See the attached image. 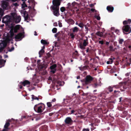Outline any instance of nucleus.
Listing matches in <instances>:
<instances>
[{
  "label": "nucleus",
  "instance_id": "nucleus-1",
  "mask_svg": "<svg viewBox=\"0 0 131 131\" xmlns=\"http://www.w3.org/2000/svg\"><path fill=\"white\" fill-rule=\"evenodd\" d=\"M11 14L12 16L7 15L3 18V21L4 22L7 24L10 22L18 23L20 21L21 18L20 16L18 15L16 13H12Z\"/></svg>",
  "mask_w": 131,
  "mask_h": 131
},
{
  "label": "nucleus",
  "instance_id": "nucleus-2",
  "mask_svg": "<svg viewBox=\"0 0 131 131\" xmlns=\"http://www.w3.org/2000/svg\"><path fill=\"white\" fill-rule=\"evenodd\" d=\"M35 111L38 113H41L43 112L44 108L43 105L38 104L35 105L34 108Z\"/></svg>",
  "mask_w": 131,
  "mask_h": 131
},
{
  "label": "nucleus",
  "instance_id": "nucleus-3",
  "mask_svg": "<svg viewBox=\"0 0 131 131\" xmlns=\"http://www.w3.org/2000/svg\"><path fill=\"white\" fill-rule=\"evenodd\" d=\"M60 0H53L52 1L53 5L52 6V9L59 8V6L60 5Z\"/></svg>",
  "mask_w": 131,
  "mask_h": 131
},
{
  "label": "nucleus",
  "instance_id": "nucleus-4",
  "mask_svg": "<svg viewBox=\"0 0 131 131\" xmlns=\"http://www.w3.org/2000/svg\"><path fill=\"white\" fill-rule=\"evenodd\" d=\"M93 79V78L90 75L87 76L85 78V84H87L91 83Z\"/></svg>",
  "mask_w": 131,
  "mask_h": 131
},
{
  "label": "nucleus",
  "instance_id": "nucleus-5",
  "mask_svg": "<svg viewBox=\"0 0 131 131\" xmlns=\"http://www.w3.org/2000/svg\"><path fill=\"white\" fill-rule=\"evenodd\" d=\"M88 44V42L87 39L84 40L82 43H80V48L82 49H85V47Z\"/></svg>",
  "mask_w": 131,
  "mask_h": 131
},
{
  "label": "nucleus",
  "instance_id": "nucleus-6",
  "mask_svg": "<svg viewBox=\"0 0 131 131\" xmlns=\"http://www.w3.org/2000/svg\"><path fill=\"white\" fill-rule=\"evenodd\" d=\"M122 29L124 33L125 34H127L125 33V31L126 32L129 31V33L131 32V30L130 27L128 25H126L124 26L123 27Z\"/></svg>",
  "mask_w": 131,
  "mask_h": 131
},
{
  "label": "nucleus",
  "instance_id": "nucleus-7",
  "mask_svg": "<svg viewBox=\"0 0 131 131\" xmlns=\"http://www.w3.org/2000/svg\"><path fill=\"white\" fill-rule=\"evenodd\" d=\"M7 45L6 43L5 42L0 43V52H1L3 50Z\"/></svg>",
  "mask_w": 131,
  "mask_h": 131
},
{
  "label": "nucleus",
  "instance_id": "nucleus-8",
  "mask_svg": "<svg viewBox=\"0 0 131 131\" xmlns=\"http://www.w3.org/2000/svg\"><path fill=\"white\" fill-rule=\"evenodd\" d=\"M52 9L54 10L53 14L54 15L58 16L59 15V8L57 9L56 8H55L54 9Z\"/></svg>",
  "mask_w": 131,
  "mask_h": 131
},
{
  "label": "nucleus",
  "instance_id": "nucleus-9",
  "mask_svg": "<svg viewBox=\"0 0 131 131\" xmlns=\"http://www.w3.org/2000/svg\"><path fill=\"white\" fill-rule=\"evenodd\" d=\"M107 9L110 12H112L114 10V7L111 6H108L107 7Z\"/></svg>",
  "mask_w": 131,
  "mask_h": 131
},
{
  "label": "nucleus",
  "instance_id": "nucleus-10",
  "mask_svg": "<svg viewBox=\"0 0 131 131\" xmlns=\"http://www.w3.org/2000/svg\"><path fill=\"white\" fill-rule=\"evenodd\" d=\"M72 120L71 118L68 117L65 120V122L66 124H69L71 122Z\"/></svg>",
  "mask_w": 131,
  "mask_h": 131
},
{
  "label": "nucleus",
  "instance_id": "nucleus-11",
  "mask_svg": "<svg viewBox=\"0 0 131 131\" xmlns=\"http://www.w3.org/2000/svg\"><path fill=\"white\" fill-rule=\"evenodd\" d=\"M21 83L24 85V86L26 85L29 84L30 82L28 80H25L23 82H21Z\"/></svg>",
  "mask_w": 131,
  "mask_h": 131
},
{
  "label": "nucleus",
  "instance_id": "nucleus-12",
  "mask_svg": "<svg viewBox=\"0 0 131 131\" xmlns=\"http://www.w3.org/2000/svg\"><path fill=\"white\" fill-rule=\"evenodd\" d=\"M5 62V61L3 60L0 59V68L4 66Z\"/></svg>",
  "mask_w": 131,
  "mask_h": 131
},
{
  "label": "nucleus",
  "instance_id": "nucleus-13",
  "mask_svg": "<svg viewBox=\"0 0 131 131\" xmlns=\"http://www.w3.org/2000/svg\"><path fill=\"white\" fill-rule=\"evenodd\" d=\"M1 6L4 9H5L8 6L7 3L5 2H3Z\"/></svg>",
  "mask_w": 131,
  "mask_h": 131
},
{
  "label": "nucleus",
  "instance_id": "nucleus-14",
  "mask_svg": "<svg viewBox=\"0 0 131 131\" xmlns=\"http://www.w3.org/2000/svg\"><path fill=\"white\" fill-rule=\"evenodd\" d=\"M23 34L21 33H20L15 36V38L16 39H18L21 38Z\"/></svg>",
  "mask_w": 131,
  "mask_h": 131
},
{
  "label": "nucleus",
  "instance_id": "nucleus-15",
  "mask_svg": "<svg viewBox=\"0 0 131 131\" xmlns=\"http://www.w3.org/2000/svg\"><path fill=\"white\" fill-rule=\"evenodd\" d=\"M20 27V25H17L14 28V32H16L17 30L19 29Z\"/></svg>",
  "mask_w": 131,
  "mask_h": 131
},
{
  "label": "nucleus",
  "instance_id": "nucleus-16",
  "mask_svg": "<svg viewBox=\"0 0 131 131\" xmlns=\"http://www.w3.org/2000/svg\"><path fill=\"white\" fill-rule=\"evenodd\" d=\"M67 21L68 23L73 24L74 23V21L71 19H69L67 20Z\"/></svg>",
  "mask_w": 131,
  "mask_h": 131
},
{
  "label": "nucleus",
  "instance_id": "nucleus-17",
  "mask_svg": "<svg viewBox=\"0 0 131 131\" xmlns=\"http://www.w3.org/2000/svg\"><path fill=\"white\" fill-rule=\"evenodd\" d=\"M44 52V50L43 49H42L39 52V57H40L43 54Z\"/></svg>",
  "mask_w": 131,
  "mask_h": 131
},
{
  "label": "nucleus",
  "instance_id": "nucleus-18",
  "mask_svg": "<svg viewBox=\"0 0 131 131\" xmlns=\"http://www.w3.org/2000/svg\"><path fill=\"white\" fill-rule=\"evenodd\" d=\"M96 34L98 36L102 37L103 36V33L102 32L98 31L96 33Z\"/></svg>",
  "mask_w": 131,
  "mask_h": 131
},
{
  "label": "nucleus",
  "instance_id": "nucleus-19",
  "mask_svg": "<svg viewBox=\"0 0 131 131\" xmlns=\"http://www.w3.org/2000/svg\"><path fill=\"white\" fill-rule=\"evenodd\" d=\"M10 125V123L8 122H6L4 126V128H8V127Z\"/></svg>",
  "mask_w": 131,
  "mask_h": 131
},
{
  "label": "nucleus",
  "instance_id": "nucleus-20",
  "mask_svg": "<svg viewBox=\"0 0 131 131\" xmlns=\"http://www.w3.org/2000/svg\"><path fill=\"white\" fill-rule=\"evenodd\" d=\"M57 67V65L56 64H53L50 67V69L51 70L56 69L55 68Z\"/></svg>",
  "mask_w": 131,
  "mask_h": 131
},
{
  "label": "nucleus",
  "instance_id": "nucleus-21",
  "mask_svg": "<svg viewBox=\"0 0 131 131\" xmlns=\"http://www.w3.org/2000/svg\"><path fill=\"white\" fill-rule=\"evenodd\" d=\"M41 42L42 44L44 45H46L48 44L46 40L43 39L41 40Z\"/></svg>",
  "mask_w": 131,
  "mask_h": 131
},
{
  "label": "nucleus",
  "instance_id": "nucleus-22",
  "mask_svg": "<svg viewBox=\"0 0 131 131\" xmlns=\"http://www.w3.org/2000/svg\"><path fill=\"white\" fill-rule=\"evenodd\" d=\"M78 30V28L76 27H74L73 29V32H77Z\"/></svg>",
  "mask_w": 131,
  "mask_h": 131
},
{
  "label": "nucleus",
  "instance_id": "nucleus-23",
  "mask_svg": "<svg viewBox=\"0 0 131 131\" xmlns=\"http://www.w3.org/2000/svg\"><path fill=\"white\" fill-rule=\"evenodd\" d=\"M109 59L110 60L108 61L107 62V63L108 64H112L113 62V60L112 59L110 58Z\"/></svg>",
  "mask_w": 131,
  "mask_h": 131
},
{
  "label": "nucleus",
  "instance_id": "nucleus-24",
  "mask_svg": "<svg viewBox=\"0 0 131 131\" xmlns=\"http://www.w3.org/2000/svg\"><path fill=\"white\" fill-rule=\"evenodd\" d=\"M22 8H24L25 7H27V5L25 4V2H23V3L21 4Z\"/></svg>",
  "mask_w": 131,
  "mask_h": 131
},
{
  "label": "nucleus",
  "instance_id": "nucleus-25",
  "mask_svg": "<svg viewBox=\"0 0 131 131\" xmlns=\"http://www.w3.org/2000/svg\"><path fill=\"white\" fill-rule=\"evenodd\" d=\"M118 41L119 44H122L124 41V40L122 39H119L118 40Z\"/></svg>",
  "mask_w": 131,
  "mask_h": 131
},
{
  "label": "nucleus",
  "instance_id": "nucleus-26",
  "mask_svg": "<svg viewBox=\"0 0 131 131\" xmlns=\"http://www.w3.org/2000/svg\"><path fill=\"white\" fill-rule=\"evenodd\" d=\"M57 29L56 28H54L52 29V31L53 33H55L57 32Z\"/></svg>",
  "mask_w": 131,
  "mask_h": 131
},
{
  "label": "nucleus",
  "instance_id": "nucleus-27",
  "mask_svg": "<svg viewBox=\"0 0 131 131\" xmlns=\"http://www.w3.org/2000/svg\"><path fill=\"white\" fill-rule=\"evenodd\" d=\"M32 98L33 100H39V99L37 97L34 96V95L32 96Z\"/></svg>",
  "mask_w": 131,
  "mask_h": 131
},
{
  "label": "nucleus",
  "instance_id": "nucleus-28",
  "mask_svg": "<svg viewBox=\"0 0 131 131\" xmlns=\"http://www.w3.org/2000/svg\"><path fill=\"white\" fill-rule=\"evenodd\" d=\"M3 10L0 8V15L2 16L3 15Z\"/></svg>",
  "mask_w": 131,
  "mask_h": 131
},
{
  "label": "nucleus",
  "instance_id": "nucleus-29",
  "mask_svg": "<svg viewBox=\"0 0 131 131\" xmlns=\"http://www.w3.org/2000/svg\"><path fill=\"white\" fill-rule=\"evenodd\" d=\"M79 27L81 28H82L83 27L84 25L82 23H80L78 24Z\"/></svg>",
  "mask_w": 131,
  "mask_h": 131
},
{
  "label": "nucleus",
  "instance_id": "nucleus-30",
  "mask_svg": "<svg viewBox=\"0 0 131 131\" xmlns=\"http://www.w3.org/2000/svg\"><path fill=\"white\" fill-rule=\"evenodd\" d=\"M47 104L48 106L49 107H51L52 106L51 103L50 102H48L47 103Z\"/></svg>",
  "mask_w": 131,
  "mask_h": 131
},
{
  "label": "nucleus",
  "instance_id": "nucleus-31",
  "mask_svg": "<svg viewBox=\"0 0 131 131\" xmlns=\"http://www.w3.org/2000/svg\"><path fill=\"white\" fill-rule=\"evenodd\" d=\"M60 10L61 12H63L65 10V8L64 7H62L60 8Z\"/></svg>",
  "mask_w": 131,
  "mask_h": 131
},
{
  "label": "nucleus",
  "instance_id": "nucleus-32",
  "mask_svg": "<svg viewBox=\"0 0 131 131\" xmlns=\"http://www.w3.org/2000/svg\"><path fill=\"white\" fill-rule=\"evenodd\" d=\"M109 91L110 92H112L113 91L112 88L111 87H109L108 89Z\"/></svg>",
  "mask_w": 131,
  "mask_h": 131
},
{
  "label": "nucleus",
  "instance_id": "nucleus-33",
  "mask_svg": "<svg viewBox=\"0 0 131 131\" xmlns=\"http://www.w3.org/2000/svg\"><path fill=\"white\" fill-rule=\"evenodd\" d=\"M70 36H71V38H72L73 39L74 38V34L73 33H71L70 34Z\"/></svg>",
  "mask_w": 131,
  "mask_h": 131
},
{
  "label": "nucleus",
  "instance_id": "nucleus-34",
  "mask_svg": "<svg viewBox=\"0 0 131 131\" xmlns=\"http://www.w3.org/2000/svg\"><path fill=\"white\" fill-rule=\"evenodd\" d=\"M4 129L2 131H7L9 129V128H4Z\"/></svg>",
  "mask_w": 131,
  "mask_h": 131
},
{
  "label": "nucleus",
  "instance_id": "nucleus-35",
  "mask_svg": "<svg viewBox=\"0 0 131 131\" xmlns=\"http://www.w3.org/2000/svg\"><path fill=\"white\" fill-rule=\"evenodd\" d=\"M82 131H89V128H83Z\"/></svg>",
  "mask_w": 131,
  "mask_h": 131
},
{
  "label": "nucleus",
  "instance_id": "nucleus-36",
  "mask_svg": "<svg viewBox=\"0 0 131 131\" xmlns=\"http://www.w3.org/2000/svg\"><path fill=\"white\" fill-rule=\"evenodd\" d=\"M56 70V69H54L52 70L51 71V72H52L53 73H54Z\"/></svg>",
  "mask_w": 131,
  "mask_h": 131
},
{
  "label": "nucleus",
  "instance_id": "nucleus-37",
  "mask_svg": "<svg viewBox=\"0 0 131 131\" xmlns=\"http://www.w3.org/2000/svg\"><path fill=\"white\" fill-rule=\"evenodd\" d=\"M123 24L124 25H126L128 24V23L127 22V21H124L123 22Z\"/></svg>",
  "mask_w": 131,
  "mask_h": 131
},
{
  "label": "nucleus",
  "instance_id": "nucleus-38",
  "mask_svg": "<svg viewBox=\"0 0 131 131\" xmlns=\"http://www.w3.org/2000/svg\"><path fill=\"white\" fill-rule=\"evenodd\" d=\"M59 26V27H62V24L61 23L59 22L58 23Z\"/></svg>",
  "mask_w": 131,
  "mask_h": 131
},
{
  "label": "nucleus",
  "instance_id": "nucleus-39",
  "mask_svg": "<svg viewBox=\"0 0 131 131\" xmlns=\"http://www.w3.org/2000/svg\"><path fill=\"white\" fill-rule=\"evenodd\" d=\"M96 18L98 20H100V17L99 16H96Z\"/></svg>",
  "mask_w": 131,
  "mask_h": 131
},
{
  "label": "nucleus",
  "instance_id": "nucleus-40",
  "mask_svg": "<svg viewBox=\"0 0 131 131\" xmlns=\"http://www.w3.org/2000/svg\"><path fill=\"white\" fill-rule=\"evenodd\" d=\"M99 43L101 44H103V41H99Z\"/></svg>",
  "mask_w": 131,
  "mask_h": 131
},
{
  "label": "nucleus",
  "instance_id": "nucleus-41",
  "mask_svg": "<svg viewBox=\"0 0 131 131\" xmlns=\"http://www.w3.org/2000/svg\"><path fill=\"white\" fill-rule=\"evenodd\" d=\"M13 5L15 6H17L18 5L17 3H16L13 4Z\"/></svg>",
  "mask_w": 131,
  "mask_h": 131
},
{
  "label": "nucleus",
  "instance_id": "nucleus-42",
  "mask_svg": "<svg viewBox=\"0 0 131 131\" xmlns=\"http://www.w3.org/2000/svg\"><path fill=\"white\" fill-rule=\"evenodd\" d=\"M128 24H130L131 22V20L130 19H128L127 21Z\"/></svg>",
  "mask_w": 131,
  "mask_h": 131
},
{
  "label": "nucleus",
  "instance_id": "nucleus-43",
  "mask_svg": "<svg viewBox=\"0 0 131 131\" xmlns=\"http://www.w3.org/2000/svg\"><path fill=\"white\" fill-rule=\"evenodd\" d=\"M91 11H92V12H94V11H96L95 9H93V8L91 9Z\"/></svg>",
  "mask_w": 131,
  "mask_h": 131
},
{
  "label": "nucleus",
  "instance_id": "nucleus-44",
  "mask_svg": "<svg viewBox=\"0 0 131 131\" xmlns=\"http://www.w3.org/2000/svg\"><path fill=\"white\" fill-rule=\"evenodd\" d=\"M75 112V111L74 110H72L71 111V114Z\"/></svg>",
  "mask_w": 131,
  "mask_h": 131
},
{
  "label": "nucleus",
  "instance_id": "nucleus-45",
  "mask_svg": "<svg viewBox=\"0 0 131 131\" xmlns=\"http://www.w3.org/2000/svg\"><path fill=\"white\" fill-rule=\"evenodd\" d=\"M115 32H116L117 34H118L119 32V30H115Z\"/></svg>",
  "mask_w": 131,
  "mask_h": 131
},
{
  "label": "nucleus",
  "instance_id": "nucleus-46",
  "mask_svg": "<svg viewBox=\"0 0 131 131\" xmlns=\"http://www.w3.org/2000/svg\"><path fill=\"white\" fill-rule=\"evenodd\" d=\"M14 35V33L13 32H12L11 33V37H12Z\"/></svg>",
  "mask_w": 131,
  "mask_h": 131
},
{
  "label": "nucleus",
  "instance_id": "nucleus-47",
  "mask_svg": "<svg viewBox=\"0 0 131 131\" xmlns=\"http://www.w3.org/2000/svg\"><path fill=\"white\" fill-rule=\"evenodd\" d=\"M34 32H35L34 35L36 36H37V34L36 32V31H35Z\"/></svg>",
  "mask_w": 131,
  "mask_h": 131
},
{
  "label": "nucleus",
  "instance_id": "nucleus-48",
  "mask_svg": "<svg viewBox=\"0 0 131 131\" xmlns=\"http://www.w3.org/2000/svg\"><path fill=\"white\" fill-rule=\"evenodd\" d=\"M97 85L96 84H95L94 85V86L95 87H96Z\"/></svg>",
  "mask_w": 131,
  "mask_h": 131
},
{
  "label": "nucleus",
  "instance_id": "nucleus-49",
  "mask_svg": "<svg viewBox=\"0 0 131 131\" xmlns=\"http://www.w3.org/2000/svg\"><path fill=\"white\" fill-rule=\"evenodd\" d=\"M77 79H80V77L79 76H78L77 77Z\"/></svg>",
  "mask_w": 131,
  "mask_h": 131
},
{
  "label": "nucleus",
  "instance_id": "nucleus-50",
  "mask_svg": "<svg viewBox=\"0 0 131 131\" xmlns=\"http://www.w3.org/2000/svg\"><path fill=\"white\" fill-rule=\"evenodd\" d=\"M11 121V120L10 119H8L7 121L6 122H8L9 123Z\"/></svg>",
  "mask_w": 131,
  "mask_h": 131
},
{
  "label": "nucleus",
  "instance_id": "nucleus-51",
  "mask_svg": "<svg viewBox=\"0 0 131 131\" xmlns=\"http://www.w3.org/2000/svg\"><path fill=\"white\" fill-rule=\"evenodd\" d=\"M19 88L20 89H21L22 88V86L21 85H19Z\"/></svg>",
  "mask_w": 131,
  "mask_h": 131
},
{
  "label": "nucleus",
  "instance_id": "nucleus-52",
  "mask_svg": "<svg viewBox=\"0 0 131 131\" xmlns=\"http://www.w3.org/2000/svg\"><path fill=\"white\" fill-rule=\"evenodd\" d=\"M57 35H58V34H56L55 35V37H57Z\"/></svg>",
  "mask_w": 131,
  "mask_h": 131
},
{
  "label": "nucleus",
  "instance_id": "nucleus-53",
  "mask_svg": "<svg viewBox=\"0 0 131 131\" xmlns=\"http://www.w3.org/2000/svg\"><path fill=\"white\" fill-rule=\"evenodd\" d=\"M110 49L111 50H112V47L111 46H110Z\"/></svg>",
  "mask_w": 131,
  "mask_h": 131
},
{
  "label": "nucleus",
  "instance_id": "nucleus-54",
  "mask_svg": "<svg viewBox=\"0 0 131 131\" xmlns=\"http://www.w3.org/2000/svg\"><path fill=\"white\" fill-rule=\"evenodd\" d=\"M90 5V7H92L93 6L92 4H91Z\"/></svg>",
  "mask_w": 131,
  "mask_h": 131
},
{
  "label": "nucleus",
  "instance_id": "nucleus-55",
  "mask_svg": "<svg viewBox=\"0 0 131 131\" xmlns=\"http://www.w3.org/2000/svg\"><path fill=\"white\" fill-rule=\"evenodd\" d=\"M109 42H106V45H108V44H109Z\"/></svg>",
  "mask_w": 131,
  "mask_h": 131
},
{
  "label": "nucleus",
  "instance_id": "nucleus-56",
  "mask_svg": "<svg viewBox=\"0 0 131 131\" xmlns=\"http://www.w3.org/2000/svg\"><path fill=\"white\" fill-rule=\"evenodd\" d=\"M48 79L49 80H51V78L50 77H49Z\"/></svg>",
  "mask_w": 131,
  "mask_h": 131
},
{
  "label": "nucleus",
  "instance_id": "nucleus-57",
  "mask_svg": "<svg viewBox=\"0 0 131 131\" xmlns=\"http://www.w3.org/2000/svg\"><path fill=\"white\" fill-rule=\"evenodd\" d=\"M89 48H88L86 50V52H88V51H89Z\"/></svg>",
  "mask_w": 131,
  "mask_h": 131
},
{
  "label": "nucleus",
  "instance_id": "nucleus-58",
  "mask_svg": "<svg viewBox=\"0 0 131 131\" xmlns=\"http://www.w3.org/2000/svg\"><path fill=\"white\" fill-rule=\"evenodd\" d=\"M75 24L77 25H78V23H77V22H76L75 23Z\"/></svg>",
  "mask_w": 131,
  "mask_h": 131
},
{
  "label": "nucleus",
  "instance_id": "nucleus-59",
  "mask_svg": "<svg viewBox=\"0 0 131 131\" xmlns=\"http://www.w3.org/2000/svg\"><path fill=\"white\" fill-rule=\"evenodd\" d=\"M17 0H12V1L13 2H15Z\"/></svg>",
  "mask_w": 131,
  "mask_h": 131
},
{
  "label": "nucleus",
  "instance_id": "nucleus-60",
  "mask_svg": "<svg viewBox=\"0 0 131 131\" xmlns=\"http://www.w3.org/2000/svg\"><path fill=\"white\" fill-rule=\"evenodd\" d=\"M119 100H120L119 102H121V97L120 98Z\"/></svg>",
  "mask_w": 131,
  "mask_h": 131
},
{
  "label": "nucleus",
  "instance_id": "nucleus-61",
  "mask_svg": "<svg viewBox=\"0 0 131 131\" xmlns=\"http://www.w3.org/2000/svg\"><path fill=\"white\" fill-rule=\"evenodd\" d=\"M22 1H23V2H25V1H26V0H22Z\"/></svg>",
  "mask_w": 131,
  "mask_h": 131
},
{
  "label": "nucleus",
  "instance_id": "nucleus-62",
  "mask_svg": "<svg viewBox=\"0 0 131 131\" xmlns=\"http://www.w3.org/2000/svg\"><path fill=\"white\" fill-rule=\"evenodd\" d=\"M68 6H70V3H68Z\"/></svg>",
  "mask_w": 131,
  "mask_h": 131
},
{
  "label": "nucleus",
  "instance_id": "nucleus-63",
  "mask_svg": "<svg viewBox=\"0 0 131 131\" xmlns=\"http://www.w3.org/2000/svg\"><path fill=\"white\" fill-rule=\"evenodd\" d=\"M76 10L78 12V11H79V9H77V10Z\"/></svg>",
  "mask_w": 131,
  "mask_h": 131
},
{
  "label": "nucleus",
  "instance_id": "nucleus-64",
  "mask_svg": "<svg viewBox=\"0 0 131 131\" xmlns=\"http://www.w3.org/2000/svg\"><path fill=\"white\" fill-rule=\"evenodd\" d=\"M111 29L112 30H114V28H111Z\"/></svg>",
  "mask_w": 131,
  "mask_h": 131
}]
</instances>
